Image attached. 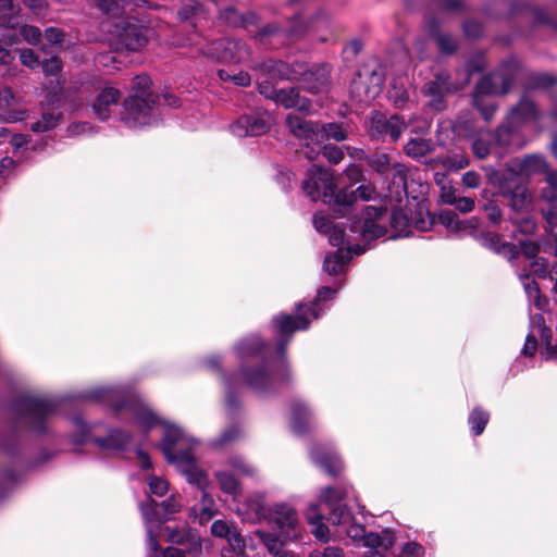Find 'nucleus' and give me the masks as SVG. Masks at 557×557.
Returning <instances> with one entry per match:
<instances>
[{
	"mask_svg": "<svg viewBox=\"0 0 557 557\" xmlns=\"http://www.w3.org/2000/svg\"><path fill=\"white\" fill-rule=\"evenodd\" d=\"M182 472L185 474L189 484L196 485L199 490L202 491L205 502L208 498L206 488L209 484L208 475L206 472L198 468L196 463L190 467L183 468Z\"/></svg>",
	"mask_w": 557,
	"mask_h": 557,
	"instance_id": "44",
	"label": "nucleus"
},
{
	"mask_svg": "<svg viewBox=\"0 0 557 557\" xmlns=\"http://www.w3.org/2000/svg\"><path fill=\"white\" fill-rule=\"evenodd\" d=\"M98 9L111 17H119L123 13V9L117 0H98Z\"/></svg>",
	"mask_w": 557,
	"mask_h": 557,
	"instance_id": "63",
	"label": "nucleus"
},
{
	"mask_svg": "<svg viewBox=\"0 0 557 557\" xmlns=\"http://www.w3.org/2000/svg\"><path fill=\"white\" fill-rule=\"evenodd\" d=\"M121 98V92L112 86L103 87L92 103V111L100 121H107L111 115V107L116 106Z\"/></svg>",
	"mask_w": 557,
	"mask_h": 557,
	"instance_id": "27",
	"label": "nucleus"
},
{
	"mask_svg": "<svg viewBox=\"0 0 557 557\" xmlns=\"http://www.w3.org/2000/svg\"><path fill=\"white\" fill-rule=\"evenodd\" d=\"M438 222L444 225L447 230L458 233L462 231L461 220L458 219V214L454 210H442L437 214Z\"/></svg>",
	"mask_w": 557,
	"mask_h": 557,
	"instance_id": "51",
	"label": "nucleus"
},
{
	"mask_svg": "<svg viewBox=\"0 0 557 557\" xmlns=\"http://www.w3.org/2000/svg\"><path fill=\"white\" fill-rule=\"evenodd\" d=\"M21 63L32 70H37L40 66V57L33 49H23L20 52Z\"/></svg>",
	"mask_w": 557,
	"mask_h": 557,
	"instance_id": "64",
	"label": "nucleus"
},
{
	"mask_svg": "<svg viewBox=\"0 0 557 557\" xmlns=\"http://www.w3.org/2000/svg\"><path fill=\"white\" fill-rule=\"evenodd\" d=\"M206 367L215 373L224 387V407L227 413L233 417L236 411L243 408L240 400V381L238 373L226 374L222 368V359L219 356H211L205 360Z\"/></svg>",
	"mask_w": 557,
	"mask_h": 557,
	"instance_id": "7",
	"label": "nucleus"
},
{
	"mask_svg": "<svg viewBox=\"0 0 557 557\" xmlns=\"http://www.w3.org/2000/svg\"><path fill=\"white\" fill-rule=\"evenodd\" d=\"M407 125L399 114L386 116L384 113L375 111L370 119L368 134L373 140L382 143H396L400 138Z\"/></svg>",
	"mask_w": 557,
	"mask_h": 557,
	"instance_id": "10",
	"label": "nucleus"
},
{
	"mask_svg": "<svg viewBox=\"0 0 557 557\" xmlns=\"http://www.w3.org/2000/svg\"><path fill=\"white\" fill-rule=\"evenodd\" d=\"M166 541L178 546H189V552L201 553L202 546L196 533L189 528H172L165 525Z\"/></svg>",
	"mask_w": 557,
	"mask_h": 557,
	"instance_id": "28",
	"label": "nucleus"
},
{
	"mask_svg": "<svg viewBox=\"0 0 557 557\" xmlns=\"http://www.w3.org/2000/svg\"><path fill=\"white\" fill-rule=\"evenodd\" d=\"M411 219L404 208L388 209V226L397 232H405L410 226Z\"/></svg>",
	"mask_w": 557,
	"mask_h": 557,
	"instance_id": "46",
	"label": "nucleus"
},
{
	"mask_svg": "<svg viewBox=\"0 0 557 557\" xmlns=\"http://www.w3.org/2000/svg\"><path fill=\"white\" fill-rule=\"evenodd\" d=\"M158 103L153 98L127 97L123 101L121 119L128 127L151 125Z\"/></svg>",
	"mask_w": 557,
	"mask_h": 557,
	"instance_id": "11",
	"label": "nucleus"
},
{
	"mask_svg": "<svg viewBox=\"0 0 557 557\" xmlns=\"http://www.w3.org/2000/svg\"><path fill=\"white\" fill-rule=\"evenodd\" d=\"M285 124L295 137L306 140L305 150H310L314 146V141H318L319 122L307 121L304 117L289 113L286 115Z\"/></svg>",
	"mask_w": 557,
	"mask_h": 557,
	"instance_id": "23",
	"label": "nucleus"
},
{
	"mask_svg": "<svg viewBox=\"0 0 557 557\" xmlns=\"http://www.w3.org/2000/svg\"><path fill=\"white\" fill-rule=\"evenodd\" d=\"M486 214L488 221L496 225L499 224L503 218L502 210L495 200H487L480 207Z\"/></svg>",
	"mask_w": 557,
	"mask_h": 557,
	"instance_id": "61",
	"label": "nucleus"
},
{
	"mask_svg": "<svg viewBox=\"0 0 557 557\" xmlns=\"http://www.w3.org/2000/svg\"><path fill=\"white\" fill-rule=\"evenodd\" d=\"M347 132L342 123L331 122L321 123L319 122L318 127V141H327L333 139L335 141H344L347 139Z\"/></svg>",
	"mask_w": 557,
	"mask_h": 557,
	"instance_id": "38",
	"label": "nucleus"
},
{
	"mask_svg": "<svg viewBox=\"0 0 557 557\" xmlns=\"http://www.w3.org/2000/svg\"><path fill=\"white\" fill-rule=\"evenodd\" d=\"M299 94L300 89L298 87L281 88L276 103L281 104L285 109H293Z\"/></svg>",
	"mask_w": 557,
	"mask_h": 557,
	"instance_id": "55",
	"label": "nucleus"
},
{
	"mask_svg": "<svg viewBox=\"0 0 557 557\" xmlns=\"http://www.w3.org/2000/svg\"><path fill=\"white\" fill-rule=\"evenodd\" d=\"M367 164L377 174L384 175L392 170L391 157L384 152H374L367 158Z\"/></svg>",
	"mask_w": 557,
	"mask_h": 557,
	"instance_id": "48",
	"label": "nucleus"
},
{
	"mask_svg": "<svg viewBox=\"0 0 557 557\" xmlns=\"http://www.w3.org/2000/svg\"><path fill=\"white\" fill-rule=\"evenodd\" d=\"M238 376L244 383L259 395L276 394L274 377L269 371V360L260 361L256 366L242 363L238 368Z\"/></svg>",
	"mask_w": 557,
	"mask_h": 557,
	"instance_id": "12",
	"label": "nucleus"
},
{
	"mask_svg": "<svg viewBox=\"0 0 557 557\" xmlns=\"http://www.w3.org/2000/svg\"><path fill=\"white\" fill-rule=\"evenodd\" d=\"M268 518L273 521L286 539L299 535V521L296 509L285 503L275 504L269 508Z\"/></svg>",
	"mask_w": 557,
	"mask_h": 557,
	"instance_id": "17",
	"label": "nucleus"
},
{
	"mask_svg": "<svg viewBox=\"0 0 557 557\" xmlns=\"http://www.w3.org/2000/svg\"><path fill=\"white\" fill-rule=\"evenodd\" d=\"M323 516L319 512V505L312 504L308 508L307 520L309 524L313 525L312 533L314 537L323 543L329 542V528L322 522Z\"/></svg>",
	"mask_w": 557,
	"mask_h": 557,
	"instance_id": "37",
	"label": "nucleus"
},
{
	"mask_svg": "<svg viewBox=\"0 0 557 557\" xmlns=\"http://www.w3.org/2000/svg\"><path fill=\"white\" fill-rule=\"evenodd\" d=\"M542 117V112L536 102L523 92L518 102L512 106L506 116L507 123L499 125L497 128L498 135L507 133L510 135L515 129L530 122H537Z\"/></svg>",
	"mask_w": 557,
	"mask_h": 557,
	"instance_id": "8",
	"label": "nucleus"
},
{
	"mask_svg": "<svg viewBox=\"0 0 557 557\" xmlns=\"http://www.w3.org/2000/svg\"><path fill=\"white\" fill-rule=\"evenodd\" d=\"M393 176L391 184L395 188L396 194L400 195L401 193L409 197L408 191V177H409V169L401 163H395L392 168Z\"/></svg>",
	"mask_w": 557,
	"mask_h": 557,
	"instance_id": "42",
	"label": "nucleus"
},
{
	"mask_svg": "<svg viewBox=\"0 0 557 557\" xmlns=\"http://www.w3.org/2000/svg\"><path fill=\"white\" fill-rule=\"evenodd\" d=\"M119 42L129 51H138L147 42V28L136 23L123 21L116 25Z\"/></svg>",
	"mask_w": 557,
	"mask_h": 557,
	"instance_id": "21",
	"label": "nucleus"
},
{
	"mask_svg": "<svg viewBox=\"0 0 557 557\" xmlns=\"http://www.w3.org/2000/svg\"><path fill=\"white\" fill-rule=\"evenodd\" d=\"M39 69L42 70V73L45 76H55L58 73H60L62 71L63 62L57 55H52L50 58H44L40 61Z\"/></svg>",
	"mask_w": 557,
	"mask_h": 557,
	"instance_id": "57",
	"label": "nucleus"
},
{
	"mask_svg": "<svg viewBox=\"0 0 557 557\" xmlns=\"http://www.w3.org/2000/svg\"><path fill=\"white\" fill-rule=\"evenodd\" d=\"M329 509L327 521L332 524L339 525L349 522L352 519V513L347 505L338 504L326 506Z\"/></svg>",
	"mask_w": 557,
	"mask_h": 557,
	"instance_id": "47",
	"label": "nucleus"
},
{
	"mask_svg": "<svg viewBox=\"0 0 557 557\" xmlns=\"http://www.w3.org/2000/svg\"><path fill=\"white\" fill-rule=\"evenodd\" d=\"M434 144L431 139L425 138H411L404 147L406 156L412 159H420L434 151Z\"/></svg>",
	"mask_w": 557,
	"mask_h": 557,
	"instance_id": "40",
	"label": "nucleus"
},
{
	"mask_svg": "<svg viewBox=\"0 0 557 557\" xmlns=\"http://www.w3.org/2000/svg\"><path fill=\"white\" fill-rule=\"evenodd\" d=\"M428 33L430 38L436 44L440 53L451 55L458 50V41L451 34L441 30V23L436 16L428 20Z\"/></svg>",
	"mask_w": 557,
	"mask_h": 557,
	"instance_id": "26",
	"label": "nucleus"
},
{
	"mask_svg": "<svg viewBox=\"0 0 557 557\" xmlns=\"http://www.w3.org/2000/svg\"><path fill=\"white\" fill-rule=\"evenodd\" d=\"M302 153L309 160H315L322 154L332 164H337L344 159L342 147L321 140L314 141V146L310 150H304Z\"/></svg>",
	"mask_w": 557,
	"mask_h": 557,
	"instance_id": "31",
	"label": "nucleus"
},
{
	"mask_svg": "<svg viewBox=\"0 0 557 557\" xmlns=\"http://www.w3.org/2000/svg\"><path fill=\"white\" fill-rule=\"evenodd\" d=\"M298 62L287 63L282 60L269 59L259 64L261 74L271 81L294 82L297 75Z\"/></svg>",
	"mask_w": 557,
	"mask_h": 557,
	"instance_id": "24",
	"label": "nucleus"
},
{
	"mask_svg": "<svg viewBox=\"0 0 557 557\" xmlns=\"http://www.w3.org/2000/svg\"><path fill=\"white\" fill-rule=\"evenodd\" d=\"M132 440L131 432L123 429H110L107 436L94 437L92 443L102 449L123 451Z\"/></svg>",
	"mask_w": 557,
	"mask_h": 557,
	"instance_id": "30",
	"label": "nucleus"
},
{
	"mask_svg": "<svg viewBox=\"0 0 557 557\" xmlns=\"http://www.w3.org/2000/svg\"><path fill=\"white\" fill-rule=\"evenodd\" d=\"M302 189L312 201L322 200L327 205L336 218L348 214L358 198L368 201L375 194V188L371 185H361L355 190L339 189L333 173L317 164L308 169Z\"/></svg>",
	"mask_w": 557,
	"mask_h": 557,
	"instance_id": "1",
	"label": "nucleus"
},
{
	"mask_svg": "<svg viewBox=\"0 0 557 557\" xmlns=\"http://www.w3.org/2000/svg\"><path fill=\"white\" fill-rule=\"evenodd\" d=\"M546 166L543 157L539 154H528L522 159H513L507 164L506 174L509 177L519 180L521 175L542 172Z\"/></svg>",
	"mask_w": 557,
	"mask_h": 557,
	"instance_id": "25",
	"label": "nucleus"
},
{
	"mask_svg": "<svg viewBox=\"0 0 557 557\" xmlns=\"http://www.w3.org/2000/svg\"><path fill=\"white\" fill-rule=\"evenodd\" d=\"M20 11L13 0H0V25L9 26Z\"/></svg>",
	"mask_w": 557,
	"mask_h": 557,
	"instance_id": "53",
	"label": "nucleus"
},
{
	"mask_svg": "<svg viewBox=\"0 0 557 557\" xmlns=\"http://www.w3.org/2000/svg\"><path fill=\"white\" fill-rule=\"evenodd\" d=\"M496 83L491 75H483L474 86L472 95V104L480 112L484 121L490 122L494 119L497 106L493 101H487L486 96L496 95Z\"/></svg>",
	"mask_w": 557,
	"mask_h": 557,
	"instance_id": "16",
	"label": "nucleus"
},
{
	"mask_svg": "<svg viewBox=\"0 0 557 557\" xmlns=\"http://www.w3.org/2000/svg\"><path fill=\"white\" fill-rule=\"evenodd\" d=\"M305 302L295 304V313L280 312L271 319V331L275 337V352L282 359V368L277 380L284 384H292L290 367L286 360L287 347L298 331H307L311 325V315L305 308Z\"/></svg>",
	"mask_w": 557,
	"mask_h": 557,
	"instance_id": "2",
	"label": "nucleus"
},
{
	"mask_svg": "<svg viewBox=\"0 0 557 557\" xmlns=\"http://www.w3.org/2000/svg\"><path fill=\"white\" fill-rule=\"evenodd\" d=\"M557 85V77L548 73H535L524 69L523 89L529 90L548 89Z\"/></svg>",
	"mask_w": 557,
	"mask_h": 557,
	"instance_id": "34",
	"label": "nucleus"
},
{
	"mask_svg": "<svg viewBox=\"0 0 557 557\" xmlns=\"http://www.w3.org/2000/svg\"><path fill=\"white\" fill-rule=\"evenodd\" d=\"M242 410V408L231 417L227 412V417L232 422L223 429L218 438L212 442V447L221 448L228 445H232L244 437V432L240 422L235 421L237 413Z\"/></svg>",
	"mask_w": 557,
	"mask_h": 557,
	"instance_id": "33",
	"label": "nucleus"
},
{
	"mask_svg": "<svg viewBox=\"0 0 557 557\" xmlns=\"http://www.w3.org/2000/svg\"><path fill=\"white\" fill-rule=\"evenodd\" d=\"M214 50L221 61L238 63L247 52V46L240 39H220L214 42Z\"/></svg>",
	"mask_w": 557,
	"mask_h": 557,
	"instance_id": "29",
	"label": "nucleus"
},
{
	"mask_svg": "<svg viewBox=\"0 0 557 557\" xmlns=\"http://www.w3.org/2000/svg\"><path fill=\"white\" fill-rule=\"evenodd\" d=\"M457 91V87L451 81V75L447 71L436 73L433 78L426 82L422 88L424 96L429 97V108L436 112L444 111L447 107V96Z\"/></svg>",
	"mask_w": 557,
	"mask_h": 557,
	"instance_id": "13",
	"label": "nucleus"
},
{
	"mask_svg": "<svg viewBox=\"0 0 557 557\" xmlns=\"http://www.w3.org/2000/svg\"><path fill=\"white\" fill-rule=\"evenodd\" d=\"M385 82L384 74L375 59L362 64L355 73L351 86L369 95L372 88H381Z\"/></svg>",
	"mask_w": 557,
	"mask_h": 557,
	"instance_id": "18",
	"label": "nucleus"
},
{
	"mask_svg": "<svg viewBox=\"0 0 557 557\" xmlns=\"http://www.w3.org/2000/svg\"><path fill=\"white\" fill-rule=\"evenodd\" d=\"M524 69L522 62L515 55L503 60L499 66L490 74L496 83V95H507L518 78L523 79Z\"/></svg>",
	"mask_w": 557,
	"mask_h": 557,
	"instance_id": "15",
	"label": "nucleus"
},
{
	"mask_svg": "<svg viewBox=\"0 0 557 557\" xmlns=\"http://www.w3.org/2000/svg\"><path fill=\"white\" fill-rule=\"evenodd\" d=\"M271 115L264 110H255L240 115L231 131L238 137L261 136L270 131Z\"/></svg>",
	"mask_w": 557,
	"mask_h": 557,
	"instance_id": "14",
	"label": "nucleus"
},
{
	"mask_svg": "<svg viewBox=\"0 0 557 557\" xmlns=\"http://www.w3.org/2000/svg\"><path fill=\"white\" fill-rule=\"evenodd\" d=\"M349 260L350 256L345 255L343 248H338L334 253L325 256L323 268L330 275H337Z\"/></svg>",
	"mask_w": 557,
	"mask_h": 557,
	"instance_id": "43",
	"label": "nucleus"
},
{
	"mask_svg": "<svg viewBox=\"0 0 557 557\" xmlns=\"http://www.w3.org/2000/svg\"><path fill=\"white\" fill-rule=\"evenodd\" d=\"M164 434L160 444V448L164 458H173V450L177 444L184 440V432L174 424L163 421Z\"/></svg>",
	"mask_w": 557,
	"mask_h": 557,
	"instance_id": "35",
	"label": "nucleus"
},
{
	"mask_svg": "<svg viewBox=\"0 0 557 557\" xmlns=\"http://www.w3.org/2000/svg\"><path fill=\"white\" fill-rule=\"evenodd\" d=\"M491 178L498 183L500 193L508 200L507 206L512 212L518 214L528 210L532 202V195L524 184L497 171L493 172Z\"/></svg>",
	"mask_w": 557,
	"mask_h": 557,
	"instance_id": "9",
	"label": "nucleus"
},
{
	"mask_svg": "<svg viewBox=\"0 0 557 557\" xmlns=\"http://www.w3.org/2000/svg\"><path fill=\"white\" fill-rule=\"evenodd\" d=\"M474 239L479 242L483 248L504 257L510 262L515 261L519 257L518 247L513 243L504 242L503 235L499 233L482 231L474 235Z\"/></svg>",
	"mask_w": 557,
	"mask_h": 557,
	"instance_id": "20",
	"label": "nucleus"
},
{
	"mask_svg": "<svg viewBox=\"0 0 557 557\" xmlns=\"http://www.w3.org/2000/svg\"><path fill=\"white\" fill-rule=\"evenodd\" d=\"M295 81L309 94H326L332 88V65L323 62L309 66L307 63L298 62Z\"/></svg>",
	"mask_w": 557,
	"mask_h": 557,
	"instance_id": "6",
	"label": "nucleus"
},
{
	"mask_svg": "<svg viewBox=\"0 0 557 557\" xmlns=\"http://www.w3.org/2000/svg\"><path fill=\"white\" fill-rule=\"evenodd\" d=\"M140 511L147 522H158L159 524H162L159 503L150 496L148 497L147 502L140 504Z\"/></svg>",
	"mask_w": 557,
	"mask_h": 557,
	"instance_id": "52",
	"label": "nucleus"
},
{
	"mask_svg": "<svg viewBox=\"0 0 557 557\" xmlns=\"http://www.w3.org/2000/svg\"><path fill=\"white\" fill-rule=\"evenodd\" d=\"M348 496L345 485L325 486L321 490L320 499L325 506L338 505Z\"/></svg>",
	"mask_w": 557,
	"mask_h": 557,
	"instance_id": "45",
	"label": "nucleus"
},
{
	"mask_svg": "<svg viewBox=\"0 0 557 557\" xmlns=\"http://www.w3.org/2000/svg\"><path fill=\"white\" fill-rule=\"evenodd\" d=\"M290 428L297 435L307 434L310 431L311 412L308 406L301 401H293L290 405Z\"/></svg>",
	"mask_w": 557,
	"mask_h": 557,
	"instance_id": "32",
	"label": "nucleus"
},
{
	"mask_svg": "<svg viewBox=\"0 0 557 557\" xmlns=\"http://www.w3.org/2000/svg\"><path fill=\"white\" fill-rule=\"evenodd\" d=\"M462 32L467 38L479 39L484 34V26L480 21L470 18L463 22Z\"/></svg>",
	"mask_w": 557,
	"mask_h": 557,
	"instance_id": "59",
	"label": "nucleus"
},
{
	"mask_svg": "<svg viewBox=\"0 0 557 557\" xmlns=\"http://www.w3.org/2000/svg\"><path fill=\"white\" fill-rule=\"evenodd\" d=\"M152 81L146 75H136L132 82V89L128 97H139V98H153V100H160L158 94L153 92L152 89Z\"/></svg>",
	"mask_w": 557,
	"mask_h": 557,
	"instance_id": "39",
	"label": "nucleus"
},
{
	"mask_svg": "<svg viewBox=\"0 0 557 557\" xmlns=\"http://www.w3.org/2000/svg\"><path fill=\"white\" fill-rule=\"evenodd\" d=\"M497 4H507V0H497L485 4L483 9L484 14L494 20L506 18L508 21L532 14L533 27L543 25L557 30V22L544 9L533 7L524 1H510L508 2V12L504 14L494 10V7Z\"/></svg>",
	"mask_w": 557,
	"mask_h": 557,
	"instance_id": "5",
	"label": "nucleus"
},
{
	"mask_svg": "<svg viewBox=\"0 0 557 557\" xmlns=\"http://www.w3.org/2000/svg\"><path fill=\"white\" fill-rule=\"evenodd\" d=\"M509 221L524 235L533 234L536 230V223L531 216L517 218L510 215Z\"/></svg>",
	"mask_w": 557,
	"mask_h": 557,
	"instance_id": "62",
	"label": "nucleus"
},
{
	"mask_svg": "<svg viewBox=\"0 0 557 557\" xmlns=\"http://www.w3.org/2000/svg\"><path fill=\"white\" fill-rule=\"evenodd\" d=\"M270 345L260 335H249L235 345V351L242 362L251 359L259 358L260 361L269 360Z\"/></svg>",
	"mask_w": 557,
	"mask_h": 557,
	"instance_id": "22",
	"label": "nucleus"
},
{
	"mask_svg": "<svg viewBox=\"0 0 557 557\" xmlns=\"http://www.w3.org/2000/svg\"><path fill=\"white\" fill-rule=\"evenodd\" d=\"M129 411H132L138 424L146 432H149L158 424H163V420H161V418H159L158 414L146 405L134 404V406L129 407Z\"/></svg>",
	"mask_w": 557,
	"mask_h": 557,
	"instance_id": "36",
	"label": "nucleus"
},
{
	"mask_svg": "<svg viewBox=\"0 0 557 557\" xmlns=\"http://www.w3.org/2000/svg\"><path fill=\"white\" fill-rule=\"evenodd\" d=\"M352 232L359 233L367 244L383 238L388 233V207L384 205L364 206L350 225Z\"/></svg>",
	"mask_w": 557,
	"mask_h": 557,
	"instance_id": "4",
	"label": "nucleus"
},
{
	"mask_svg": "<svg viewBox=\"0 0 557 557\" xmlns=\"http://www.w3.org/2000/svg\"><path fill=\"white\" fill-rule=\"evenodd\" d=\"M215 478L220 485V488L230 495H236L240 491L239 481L236 476L227 471H219L215 473Z\"/></svg>",
	"mask_w": 557,
	"mask_h": 557,
	"instance_id": "49",
	"label": "nucleus"
},
{
	"mask_svg": "<svg viewBox=\"0 0 557 557\" xmlns=\"http://www.w3.org/2000/svg\"><path fill=\"white\" fill-rule=\"evenodd\" d=\"M258 536L261 543L268 548V550L273 555H278L283 543L280 541L278 536L273 533L268 532H258Z\"/></svg>",
	"mask_w": 557,
	"mask_h": 557,
	"instance_id": "60",
	"label": "nucleus"
},
{
	"mask_svg": "<svg viewBox=\"0 0 557 557\" xmlns=\"http://www.w3.org/2000/svg\"><path fill=\"white\" fill-rule=\"evenodd\" d=\"M335 292L336 290L330 286H322L318 289L315 298L309 304H306L305 308L307 309L312 319H318L320 315L317 309L318 305L321 301L330 300L335 294Z\"/></svg>",
	"mask_w": 557,
	"mask_h": 557,
	"instance_id": "50",
	"label": "nucleus"
},
{
	"mask_svg": "<svg viewBox=\"0 0 557 557\" xmlns=\"http://www.w3.org/2000/svg\"><path fill=\"white\" fill-rule=\"evenodd\" d=\"M60 403L52 397L22 394L12 401V410L25 426L39 435L47 433V420L59 409Z\"/></svg>",
	"mask_w": 557,
	"mask_h": 557,
	"instance_id": "3",
	"label": "nucleus"
},
{
	"mask_svg": "<svg viewBox=\"0 0 557 557\" xmlns=\"http://www.w3.org/2000/svg\"><path fill=\"white\" fill-rule=\"evenodd\" d=\"M486 67L485 55L483 52H476L466 62L465 69L468 75L482 73Z\"/></svg>",
	"mask_w": 557,
	"mask_h": 557,
	"instance_id": "58",
	"label": "nucleus"
},
{
	"mask_svg": "<svg viewBox=\"0 0 557 557\" xmlns=\"http://www.w3.org/2000/svg\"><path fill=\"white\" fill-rule=\"evenodd\" d=\"M181 504L176 500L174 495H171L165 500L159 503L160 517L162 524L171 520L172 516L181 511Z\"/></svg>",
	"mask_w": 557,
	"mask_h": 557,
	"instance_id": "54",
	"label": "nucleus"
},
{
	"mask_svg": "<svg viewBox=\"0 0 557 557\" xmlns=\"http://www.w3.org/2000/svg\"><path fill=\"white\" fill-rule=\"evenodd\" d=\"M312 462L332 478H338L344 471V463L339 455L331 447L314 444L310 449Z\"/></svg>",
	"mask_w": 557,
	"mask_h": 557,
	"instance_id": "19",
	"label": "nucleus"
},
{
	"mask_svg": "<svg viewBox=\"0 0 557 557\" xmlns=\"http://www.w3.org/2000/svg\"><path fill=\"white\" fill-rule=\"evenodd\" d=\"M170 465H177L178 467L187 468L196 463V459L190 448L182 449L175 453L173 450V458H165Z\"/></svg>",
	"mask_w": 557,
	"mask_h": 557,
	"instance_id": "56",
	"label": "nucleus"
},
{
	"mask_svg": "<svg viewBox=\"0 0 557 557\" xmlns=\"http://www.w3.org/2000/svg\"><path fill=\"white\" fill-rule=\"evenodd\" d=\"M490 421V412L481 406H475L468 417L470 431L474 436L481 435Z\"/></svg>",
	"mask_w": 557,
	"mask_h": 557,
	"instance_id": "41",
	"label": "nucleus"
}]
</instances>
